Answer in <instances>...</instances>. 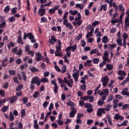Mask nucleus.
I'll use <instances>...</instances> for the list:
<instances>
[{
    "mask_svg": "<svg viewBox=\"0 0 129 129\" xmlns=\"http://www.w3.org/2000/svg\"><path fill=\"white\" fill-rule=\"evenodd\" d=\"M31 83H33V84H37L38 86L41 85V80L39 79L37 77H34L32 78Z\"/></svg>",
    "mask_w": 129,
    "mask_h": 129,
    "instance_id": "f257e3e1",
    "label": "nucleus"
},
{
    "mask_svg": "<svg viewBox=\"0 0 129 129\" xmlns=\"http://www.w3.org/2000/svg\"><path fill=\"white\" fill-rule=\"evenodd\" d=\"M109 91L107 89H104L103 91H101V90H99L98 92V94L99 95H100V96H102V95H105L106 96H107L109 94Z\"/></svg>",
    "mask_w": 129,
    "mask_h": 129,
    "instance_id": "f03ea898",
    "label": "nucleus"
},
{
    "mask_svg": "<svg viewBox=\"0 0 129 129\" xmlns=\"http://www.w3.org/2000/svg\"><path fill=\"white\" fill-rule=\"evenodd\" d=\"M108 52L105 51L104 52V55L102 57L103 58V61L106 63V62H108V63H110V60H109V58H108Z\"/></svg>",
    "mask_w": 129,
    "mask_h": 129,
    "instance_id": "7ed1b4c3",
    "label": "nucleus"
},
{
    "mask_svg": "<svg viewBox=\"0 0 129 129\" xmlns=\"http://www.w3.org/2000/svg\"><path fill=\"white\" fill-rule=\"evenodd\" d=\"M109 81V79L107 76L103 77L101 79V82L103 83L102 85L104 87H105L107 85V83Z\"/></svg>",
    "mask_w": 129,
    "mask_h": 129,
    "instance_id": "20e7f679",
    "label": "nucleus"
},
{
    "mask_svg": "<svg viewBox=\"0 0 129 129\" xmlns=\"http://www.w3.org/2000/svg\"><path fill=\"white\" fill-rule=\"evenodd\" d=\"M64 83H66L69 87H71V88H72V86L73 85V79H71L67 80V78H64Z\"/></svg>",
    "mask_w": 129,
    "mask_h": 129,
    "instance_id": "39448f33",
    "label": "nucleus"
},
{
    "mask_svg": "<svg viewBox=\"0 0 129 129\" xmlns=\"http://www.w3.org/2000/svg\"><path fill=\"white\" fill-rule=\"evenodd\" d=\"M63 25H64L66 28H69L70 30H72L73 29V26L71 23L68 22V20H65L63 22Z\"/></svg>",
    "mask_w": 129,
    "mask_h": 129,
    "instance_id": "423d86ee",
    "label": "nucleus"
},
{
    "mask_svg": "<svg viewBox=\"0 0 129 129\" xmlns=\"http://www.w3.org/2000/svg\"><path fill=\"white\" fill-rule=\"evenodd\" d=\"M77 49V45L76 44H75L73 46H70L68 47L66 49V52H68V51H70V50H72V52H75V50Z\"/></svg>",
    "mask_w": 129,
    "mask_h": 129,
    "instance_id": "0eeeda50",
    "label": "nucleus"
},
{
    "mask_svg": "<svg viewBox=\"0 0 129 129\" xmlns=\"http://www.w3.org/2000/svg\"><path fill=\"white\" fill-rule=\"evenodd\" d=\"M44 7H42V5L40 6V8L38 10V14L42 17L45 14V10L44 9Z\"/></svg>",
    "mask_w": 129,
    "mask_h": 129,
    "instance_id": "6e6552de",
    "label": "nucleus"
},
{
    "mask_svg": "<svg viewBox=\"0 0 129 129\" xmlns=\"http://www.w3.org/2000/svg\"><path fill=\"white\" fill-rule=\"evenodd\" d=\"M27 36L29 37V40H31V43H35L36 42V39H35V36L33 35V34L31 33H28Z\"/></svg>",
    "mask_w": 129,
    "mask_h": 129,
    "instance_id": "1a4fd4ad",
    "label": "nucleus"
},
{
    "mask_svg": "<svg viewBox=\"0 0 129 129\" xmlns=\"http://www.w3.org/2000/svg\"><path fill=\"white\" fill-rule=\"evenodd\" d=\"M102 113H105V111L104 110V108H101L98 109L97 115L98 116H101Z\"/></svg>",
    "mask_w": 129,
    "mask_h": 129,
    "instance_id": "9d476101",
    "label": "nucleus"
},
{
    "mask_svg": "<svg viewBox=\"0 0 129 129\" xmlns=\"http://www.w3.org/2000/svg\"><path fill=\"white\" fill-rule=\"evenodd\" d=\"M114 119H117V120H118L119 119H120V120H124V117H123V116L119 115V114H118V113L115 114V115L114 116Z\"/></svg>",
    "mask_w": 129,
    "mask_h": 129,
    "instance_id": "9b49d317",
    "label": "nucleus"
},
{
    "mask_svg": "<svg viewBox=\"0 0 129 129\" xmlns=\"http://www.w3.org/2000/svg\"><path fill=\"white\" fill-rule=\"evenodd\" d=\"M72 76L75 81V82H77L78 81V78H79V73L78 72L74 73L73 75Z\"/></svg>",
    "mask_w": 129,
    "mask_h": 129,
    "instance_id": "f8f14e48",
    "label": "nucleus"
},
{
    "mask_svg": "<svg viewBox=\"0 0 129 129\" xmlns=\"http://www.w3.org/2000/svg\"><path fill=\"white\" fill-rule=\"evenodd\" d=\"M71 109L72 111L70 113V116L71 117H74V116H75V114L76 113V111H77V110H76V108H71Z\"/></svg>",
    "mask_w": 129,
    "mask_h": 129,
    "instance_id": "ddd939ff",
    "label": "nucleus"
},
{
    "mask_svg": "<svg viewBox=\"0 0 129 129\" xmlns=\"http://www.w3.org/2000/svg\"><path fill=\"white\" fill-rule=\"evenodd\" d=\"M94 32V28H92L91 29V31L90 32H89L87 36H86V38L87 39H88V38H90V37H92V36H93V35H92V34H93V33Z\"/></svg>",
    "mask_w": 129,
    "mask_h": 129,
    "instance_id": "4468645a",
    "label": "nucleus"
},
{
    "mask_svg": "<svg viewBox=\"0 0 129 129\" xmlns=\"http://www.w3.org/2000/svg\"><path fill=\"white\" fill-rule=\"evenodd\" d=\"M18 33H19V36L17 39V43L20 44V43H21V42H22L23 40L22 38V31H19Z\"/></svg>",
    "mask_w": 129,
    "mask_h": 129,
    "instance_id": "2eb2a0df",
    "label": "nucleus"
},
{
    "mask_svg": "<svg viewBox=\"0 0 129 129\" xmlns=\"http://www.w3.org/2000/svg\"><path fill=\"white\" fill-rule=\"evenodd\" d=\"M36 57V61H40V60H42L43 59V57H42V55L39 52H37L35 54Z\"/></svg>",
    "mask_w": 129,
    "mask_h": 129,
    "instance_id": "dca6fc26",
    "label": "nucleus"
},
{
    "mask_svg": "<svg viewBox=\"0 0 129 129\" xmlns=\"http://www.w3.org/2000/svg\"><path fill=\"white\" fill-rule=\"evenodd\" d=\"M116 42L119 46H122V38L121 37H118Z\"/></svg>",
    "mask_w": 129,
    "mask_h": 129,
    "instance_id": "f3484780",
    "label": "nucleus"
},
{
    "mask_svg": "<svg viewBox=\"0 0 129 129\" xmlns=\"http://www.w3.org/2000/svg\"><path fill=\"white\" fill-rule=\"evenodd\" d=\"M102 42L104 43V44H107L108 42H109V40L108 39V37L105 36L102 38Z\"/></svg>",
    "mask_w": 129,
    "mask_h": 129,
    "instance_id": "a211bd4d",
    "label": "nucleus"
},
{
    "mask_svg": "<svg viewBox=\"0 0 129 129\" xmlns=\"http://www.w3.org/2000/svg\"><path fill=\"white\" fill-rule=\"evenodd\" d=\"M116 46H117V44L114 43V44H108V49H109L110 50H113V48H115V47H116Z\"/></svg>",
    "mask_w": 129,
    "mask_h": 129,
    "instance_id": "6ab92c4d",
    "label": "nucleus"
},
{
    "mask_svg": "<svg viewBox=\"0 0 129 129\" xmlns=\"http://www.w3.org/2000/svg\"><path fill=\"white\" fill-rule=\"evenodd\" d=\"M69 13L70 14H71V15H72V16H75L76 15H77V14L78 13V11L70 10Z\"/></svg>",
    "mask_w": 129,
    "mask_h": 129,
    "instance_id": "aec40b11",
    "label": "nucleus"
},
{
    "mask_svg": "<svg viewBox=\"0 0 129 129\" xmlns=\"http://www.w3.org/2000/svg\"><path fill=\"white\" fill-rule=\"evenodd\" d=\"M95 34L97 37H101V32H99V29L96 28L95 30Z\"/></svg>",
    "mask_w": 129,
    "mask_h": 129,
    "instance_id": "412c9836",
    "label": "nucleus"
},
{
    "mask_svg": "<svg viewBox=\"0 0 129 129\" xmlns=\"http://www.w3.org/2000/svg\"><path fill=\"white\" fill-rule=\"evenodd\" d=\"M102 10L104 11H106L107 10V4L102 5L101 6V12L102 11Z\"/></svg>",
    "mask_w": 129,
    "mask_h": 129,
    "instance_id": "4be33fe9",
    "label": "nucleus"
},
{
    "mask_svg": "<svg viewBox=\"0 0 129 129\" xmlns=\"http://www.w3.org/2000/svg\"><path fill=\"white\" fill-rule=\"evenodd\" d=\"M76 8L82 10L84 8V5L82 4H77L75 5Z\"/></svg>",
    "mask_w": 129,
    "mask_h": 129,
    "instance_id": "5701e85b",
    "label": "nucleus"
},
{
    "mask_svg": "<svg viewBox=\"0 0 129 129\" xmlns=\"http://www.w3.org/2000/svg\"><path fill=\"white\" fill-rule=\"evenodd\" d=\"M91 62H92V61L91 60H89V59H87V62H85L84 65V66H92V64L91 63Z\"/></svg>",
    "mask_w": 129,
    "mask_h": 129,
    "instance_id": "b1692460",
    "label": "nucleus"
},
{
    "mask_svg": "<svg viewBox=\"0 0 129 129\" xmlns=\"http://www.w3.org/2000/svg\"><path fill=\"white\" fill-rule=\"evenodd\" d=\"M118 75H120V76H126V73L124 72L123 71H119L117 73Z\"/></svg>",
    "mask_w": 129,
    "mask_h": 129,
    "instance_id": "393cba45",
    "label": "nucleus"
},
{
    "mask_svg": "<svg viewBox=\"0 0 129 129\" xmlns=\"http://www.w3.org/2000/svg\"><path fill=\"white\" fill-rule=\"evenodd\" d=\"M34 128L36 129L40 128V126H39V124H38V120H37L34 121Z\"/></svg>",
    "mask_w": 129,
    "mask_h": 129,
    "instance_id": "a878e982",
    "label": "nucleus"
},
{
    "mask_svg": "<svg viewBox=\"0 0 129 129\" xmlns=\"http://www.w3.org/2000/svg\"><path fill=\"white\" fill-rule=\"evenodd\" d=\"M110 8H116V4L115 3L112 2V0L110 1V3L109 4Z\"/></svg>",
    "mask_w": 129,
    "mask_h": 129,
    "instance_id": "bb28decb",
    "label": "nucleus"
},
{
    "mask_svg": "<svg viewBox=\"0 0 129 129\" xmlns=\"http://www.w3.org/2000/svg\"><path fill=\"white\" fill-rule=\"evenodd\" d=\"M101 86V84H99L98 86L96 88V89L94 90V95H96L97 93H98V91H99V88H100V87Z\"/></svg>",
    "mask_w": 129,
    "mask_h": 129,
    "instance_id": "cd10ccee",
    "label": "nucleus"
},
{
    "mask_svg": "<svg viewBox=\"0 0 129 129\" xmlns=\"http://www.w3.org/2000/svg\"><path fill=\"white\" fill-rule=\"evenodd\" d=\"M49 42L51 44H54V42H57V39L55 38V36H51V39H49Z\"/></svg>",
    "mask_w": 129,
    "mask_h": 129,
    "instance_id": "c85d7f7f",
    "label": "nucleus"
},
{
    "mask_svg": "<svg viewBox=\"0 0 129 129\" xmlns=\"http://www.w3.org/2000/svg\"><path fill=\"white\" fill-rule=\"evenodd\" d=\"M111 106H112L111 104H107L105 108H104L105 111H109L110 110V108H111Z\"/></svg>",
    "mask_w": 129,
    "mask_h": 129,
    "instance_id": "c756f323",
    "label": "nucleus"
},
{
    "mask_svg": "<svg viewBox=\"0 0 129 129\" xmlns=\"http://www.w3.org/2000/svg\"><path fill=\"white\" fill-rule=\"evenodd\" d=\"M67 104L68 106H71V107H73V108L75 107V104L72 101L68 102Z\"/></svg>",
    "mask_w": 129,
    "mask_h": 129,
    "instance_id": "7c9ffc66",
    "label": "nucleus"
},
{
    "mask_svg": "<svg viewBox=\"0 0 129 129\" xmlns=\"http://www.w3.org/2000/svg\"><path fill=\"white\" fill-rule=\"evenodd\" d=\"M17 98L18 97L16 96H13L10 99V103H14V102L17 100Z\"/></svg>",
    "mask_w": 129,
    "mask_h": 129,
    "instance_id": "2f4dec72",
    "label": "nucleus"
},
{
    "mask_svg": "<svg viewBox=\"0 0 129 129\" xmlns=\"http://www.w3.org/2000/svg\"><path fill=\"white\" fill-rule=\"evenodd\" d=\"M118 8L119 11H120V12H122V11H124V8H123V7L121 5H120L119 6H116L115 11H116L117 10Z\"/></svg>",
    "mask_w": 129,
    "mask_h": 129,
    "instance_id": "473e14b6",
    "label": "nucleus"
},
{
    "mask_svg": "<svg viewBox=\"0 0 129 129\" xmlns=\"http://www.w3.org/2000/svg\"><path fill=\"white\" fill-rule=\"evenodd\" d=\"M21 117H25L26 116V110L25 109H22L21 111Z\"/></svg>",
    "mask_w": 129,
    "mask_h": 129,
    "instance_id": "72a5a7b5",
    "label": "nucleus"
},
{
    "mask_svg": "<svg viewBox=\"0 0 129 129\" xmlns=\"http://www.w3.org/2000/svg\"><path fill=\"white\" fill-rule=\"evenodd\" d=\"M106 68H107V69H108L109 71L112 70V69H113V65L111 64H107Z\"/></svg>",
    "mask_w": 129,
    "mask_h": 129,
    "instance_id": "f704fd0d",
    "label": "nucleus"
},
{
    "mask_svg": "<svg viewBox=\"0 0 129 129\" xmlns=\"http://www.w3.org/2000/svg\"><path fill=\"white\" fill-rule=\"evenodd\" d=\"M97 53H98V49L96 48L93 49L92 51L90 52L91 55H93V54H96Z\"/></svg>",
    "mask_w": 129,
    "mask_h": 129,
    "instance_id": "c9c22d12",
    "label": "nucleus"
},
{
    "mask_svg": "<svg viewBox=\"0 0 129 129\" xmlns=\"http://www.w3.org/2000/svg\"><path fill=\"white\" fill-rule=\"evenodd\" d=\"M55 56H62V52H60V50H56L54 52Z\"/></svg>",
    "mask_w": 129,
    "mask_h": 129,
    "instance_id": "e433bc0d",
    "label": "nucleus"
},
{
    "mask_svg": "<svg viewBox=\"0 0 129 129\" xmlns=\"http://www.w3.org/2000/svg\"><path fill=\"white\" fill-rule=\"evenodd\" d=\"M14 118H15L14 117V114H13V112H10V116H9L10 120H11V121H13V120H14Z\"/></svg>",
    "mask_w": 129,
    "mask_h": 129,
    "instance_id": "4c0bfd02",
    "label": "nucleus"
},
{
    "mask_svg": "<svg viewBox=\"0 0 129 129\" xmlns=\"http://www.w3.org/2000/svg\"><path fill=\"white\" fill-rule=\"evenodd\" d=\"M8 109H9V106H4L2 108L3 112H6Z\"/></svg>",
    "mask_w": 129,
    "mask_h": 129,
    "instance_id": "58836bf2",
    "label": "nucleus"
},
{
    "mask_svg": "<svg viewBox=\"0 0 129 129\" xmlns=\"http://www.w3.org/2000/svg\"><path fill=\"white\" fill-rule=\"evenodd\" d=\"M68 15V11H67L64 13V15L63 16V21H68L67 20Z\"/></svg>",
    "mask_w": 129,
    "mask_h": 129,
    "instance_id": "ea45409f",
    "label": "nucleus"
},
{
    "mask_svg": "<svg viewBox=\"0 0 129 129\" xmlns=\"http://www.w3.org/2000/svg\"><path fill=\"white\" fill-rule=\"evenodd\" d=\"M39 95H40V92L36 91L34 92L33 96L34 98H36V97H38V96H39Z\"/></svg>",
    "mask_w": 129,
    "mask_h": 129,
    "instance_id": "a19ab883",
    "label": "nucleus"
},
{
    "mask_svg": "<svg viewBox=\"0 0 129 129\" xmlns=\"http://www.w3.org/2000/svg\"><path fill=\"white\" fill-rule=\"evenodd\" d=\"M10 6H7L4 9L5 13H8V12H10Z\"/></svg>",
    "mask_w": 129,
    "mask_h": 129,
    "instance_id": "79ce46f5",
    "label": "nucleus"
},
{
    "mask_svg": "<svg viewBox=\"0 0 129 129\" xmlns=\"http://www.w3.org/2000/svg\"><path fill=\"white\" fill-rule=\"evenodd\" d=\"M125 23L126 26H128L129 27V17H126L125 19Z\"/></svg>",
    "mask_w": 129,
    "mask_h": 129,
    "instance_id": "37998d69",
    "label": "nucleus"
},
{
    "mask_svg": "<svg viewBox=\"0 0 129 129\" xmlns=\"http://www.w3.org/2000/svg\"><path fill=\"white\" fill-rule=\"evenodd\" d=\"M66 69H67L66 66L65 65L63 66L61 70V72H62V73H65V72H66Z\"/></svg>",
    "mask_w": 129,
    "mask_h": 129,
    "instance_id": "c03bdc74",
    "label": "nucleus"
},
{
    "mask_svg": "<svg viewBox=\"0 0 129 129\" xmlns=\"http://www.w3.org/2000/svg\"><path fill=\"white\" fill-rule=\"evenodd\" d=\"M53 108H54V104H53V103H51L49 105V108H48L49 111H52V109H53Z\"/></svg>",
    "mask_w": 129,
    "mask_h": 129,
    "instance_id": "a18cd8bd",
    "label": "nucleus"
},
{
    "mask_svg": "<svg viewBox=\"0 0 129 129\" xmlns=\"http://www.w3.org/2000/svg\"><path fill=\"white\" fill-rule=\"evenodd\" d=\"M95 125H99L100 126H103V122H96L95 123Z\"/></svg>",
    "mask_w": 129,
    "mask_h": 129,
    "instance_id": "49530a36",
    "label": "nucleus"
},
{
    "mask_svg": "<svg viewBox=\"0 0 129 129\" xmlns=\"http://www.w3.org/2000/svg\"><path fill=\"white\" fill-rule=\"evenodd\" d=\"M93 62H94V64H98V62H99V58H94L93 59Z\"/></svg>",
    "mask_w": 129,
    "mask_h": 129,
    "instance_id": "de8ad7c7",
    "label": "nucleus"
},
{
    "mask_svg": "<svg viewBox=\"0 0 129 129\" xmlns=\"http://www.w3.org/2000/svg\"><path fill=\"white\" fill-rule=\"evenodd\" d=\"M104 104V102H103V101L101 100H99L98 102V105H99V106H101V105H103Z\"/></svg>",
    "mask_w": 129,
    "mask_h": 129,
    "instance_id": "09e8293b",
    "label": "nucleus"
},
{
    "mask_svg": "<svg viewBox=\"0 0 129 129\" xmlns=\"http://www.w3.org/2000/svg\"><path fill=\"white\" fill-rule=\"evenodd\" d=\"M63 59H64V62H65V63H67L68 64H69V60H68V59H67V55H64Z\"/></svg>",
    "mask_w": 129,
    "mask_h": 129,
    "instance_id": "8fccbe9b",
    "label": "nucleus"
},
{
    "mask_svg": "<svg viewBox=\"0 0 129 129\" xmlns=\"http://www.w3.org/2000/svg\"><path fill=\"white\" fill-rule=\"evenodd\" d=\"M41 23H47V18L45 17H42L41 18Z\"/></svg>",
    "mask_w": 129,
    "mask_h": 129,
    "instance_id": "3c124183",
    "label": "nucleus"
},
{
    "mask_svg": "<svg viewBox=\"0 0 129 129\" xmlns=\"http://www.w3.org/2000/svg\"><path fill=\"white\" fill-rule=\"evenodd\" d=\"M122 94H123V95H126V96H128L129 97V93L127 91L123 90L122 92Z\"/></svg>",
    "mask_w": 129,
    "mask_h": 129,
    "instance_id": "603ef678",
    "label": "nucleus"
},
{
    "mask_svg": "<svg viewBox=\"0 0 129 129\" xmlns=\"http://www.w3.org/2000/svg\"><path fill=\"white\" fill-rule=\"evenodd\" d=\"M49 105V102L45 101L43 104V106L44 108H47V107Z\"/></svg>",
    "mask_w": 129,
    "mask_h": 129,
    "instance_id": "864d4df0",
    "label": "nucleus"
},
{
    "mask_svg": "<svg viewBox=\"0 0 129 129\" xmlns=\"http://www.w3.org/2000/svg\"><path fill=\"white\" fill-rule=\"evenodd\" d=\"M23 85H20L16 89V91H20V90H21L23 89Z\"/></svg>",
    "mask_w": 129,
    "mask_h": 129,
    "instance_id": "5fc2aeb1",
    "label": "nucleus"
},
{
    "mask_svg": "<svg viewBox=\"0 0 129 129\" xmlns=\"http://www.w3.org/2000/svg\"><path fill=\"white\" fill-rule=\"evenodd\" d=\"M110 33H114L116 32V28L115 27H112L110 31Z\"/></svg>",
    "mask_w": 129,
    "mask_h": 129,
    "instance_id": "6e6d98bb",
    "label": "nucleus"
},
{
    "mask_svg": "<svg viewBox=\"0 0 129 129\" xmlns=\"http://www.w3.org/2000/svg\"><path fill=\"white\" fill-rule=\"evenodd\" d=\"M56 122H57L59 125H62L64 123V122L61 120H57Z\"/></svg>",
    "mask_w": 129,
    "mask_h": 129,
    "instance_id": "4d7b16f0",
    "label": "nucleus"
},
{
    "mask_svg": "<svg viewBox=\"0 0 129 129\" xmlns=\"http://www.w3.org/2000/svg\"><path fill=\"white\" fill-rule=\"evenodd\" d=\"M99 21H94L93 23H92V26H93L94 27L95 26H97V25H99Z\"/></svg>",
    "mask_w": 129,
    "mask_h": 129,
    "instance_id": "13d9d810",
    "label": "nucleus"
},
{
    "mask_svg": "<svg viewBox=\"0 0 129 129\" xmlns=\"http://www.w3.org/2000/svg\"><path fill=\"white\" fill-rule=\"evenodd\" d=\"M89 99L90 102H92L94 100V97L92 96H89Z\"/></svg>",
    "mask_w": 129,
    "mask_h": 129,
    "instance_id": "bf43d9fd",
    "label": "nucleus"
},
{
    "mask_svg": "<svg viewBox=\"0 0 129 129\" xmlns=\"http://www.w3.org/2000/svg\"><path fill=\"white\" fill-rule=\"evenodd\" d=\"M127 34L126 33H124L122 35V38L123 39L126 40L127 39Z\"/></svg>",
    "mask_w": 129,
    "mask_h": 129,
    "instance_id": "052dcab7",
    "label": "nucleus"
},
{
    "mask_svg": "<svg viewBox=\"0 0 129 129\" xmlns=\"http://www.w3.org/2000/svg\"><path fill=\"white\" fill-rule=\"evenodd\" d=\"M32 72H38V70L36 69L35 67H33L30 69Z\"/></svg>",
    "mask_w": 129,
    "mask_h": 129,
    "instance_id": "680f3d73",
    "label": "nucleus"
},
{
    "mask_svg": "<svg viewBox=\"0 0 129 129\" xmlns=\"http://www.w3.org/2000/svg\"><path fill=\"white\" fill-rule=\"evenodd\" d=\"M14 46H15V44H14V43H13V42H10V43L8 45V47L9 49H10L11 47H14Z\"/></svg>",
    "mask_w": 129,
    "mask_h": 129,
    "instance_id": "e2e57ef3",
    "label": "nucleus"
},
{
    "mask_svg": "<svg viewBox=\"0 0 129 129\" xmlns=\"http://www.w3.org/2000/svg\"><path fill=\"white\" fill-rule=\"evenodd\" d=\"M57 90H58V86L56 85V86H54V93H57Z\"/></svg>",
    "mask_w": 129,
    "mask_h": 129,
    "instance_id": "0e129e2a",
    "label": "nucleus"
},
{
    "mask_svg": "<svg viewBox=\"0 0 129 129\" xmlns=\"http://www.w3.org/2000/svg\"><path fill=\"white\" fill-rule=\"evenodd\" d=\"M17 13V8H14L12 9V14H16Z\"/></svg>",
    "mask_w": 129,
    "mask_h": 129,
    "instance_id": "69168bd1",
    "label": "nucleus"
},
{
    "mask_svg": "<svg viewBox=\"0 0 129 129\" xmlns=\"http://www.w3.org/2000/svg\"><path fill=\"white\" fill-rule=\"evenodd\" d=\"M22 101L25 104L28 102V98H24L22 99Z\"/></svg>",
    "mask_w": 129,
    "mask_h": 129,
    "instance_id": "338daca9",
    "label": "nucleus"
},
{
    "mask_svg": "<svg viewBox=\"0 0 129 129\" xmlns=\"http://www.w3.org/2000/svg\"><path fill=\"white\" fill-rule=\"evenodd\" d=\"M129 107V105L127 104H124L123 107H122V109H126V108H128Z\"/></svg>",
    "mask_w": 129,
    "mask_h": 129,
    "instance_id": "774afa93",
    "label": "nucleus"
}]
</instances>
